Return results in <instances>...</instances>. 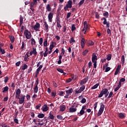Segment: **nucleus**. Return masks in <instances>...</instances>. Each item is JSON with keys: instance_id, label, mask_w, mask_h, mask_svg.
I'll return each instance as SVG.
<instances>
[{"instance_id": "obj_1", "label": "nucleus", "mask_w": 127, "mask_h": 127, "mask_svg": "<svg viewBox=\"0 0 127 127\" xmlns=\"http://www.w3.org/2000/svg\"><path fill=\"white\" fill-rule=\"evenodd\" d=\"M109 94H110L109 90L107 88H104L102 89L100 93L99 94L98 98H102L104 95H105V97L107 98V97L109 96Z\"/></svg>"}, {"instance_id": "obj_2", "label": "nucleus", "mask_w": 127, "mask_h": 127, "mask_svg": "<svg viewBox=\"0 0 127 127\" xmlns=\"http://www.w3.org/2000/svg\"><path fill=\"white\" fill-rule=\"evenodd\" d=\"M104 109H105V105H104L103 103H101V104L100 105V108L97 113L98 117H100V116H101L102 114H103Z\"/></svg>"}, {"instance_id": "obj_3", "label": "nucleus", "mask_w": 127, "mask_h": 127, "mask_svg": "<svg viewBox=\"0 0 127 127\" xmlns=\"http://www.w3.org/2000/svg\"><path fill=\"white\" fill-rule=\"evenodd\" d=\"M65 92L66 93V94L64 96V98H65L66 99H68L69 98V96H70V95H71V94L73 93V89L70 88L69 89L65 90Z\"/></svg>"}, {"instance_id": "obj_4", "label": "nucleus", "mask_w": 127, "mask_h": 127, "mask_svg": "<svg viewBox=\"0 0 127 127\" xmlns=\"http://www.w3.org/2000/svg\"><path fill=\"white\" fill-rule=\"evenodd\" d=\"M24 34L27 39H30L31 38V33L28 30H25L24 32Z\"/></svg>"}, {"instance_id": "obj_5", "label": "nucleus", "mask_w": 127, "mask_h": 127, "mask_svg": "<svg viewBox=\"0 0 127 127\" xmlns=\"http://www.w3.org/2000/svg\"><path fill=\"white\" fill-rule=\"evenodd\" d=\"M16 99H19L18 103L20 105H21V104H23V103H24L25 95H22L21 97H18L16 98Z\"/></svg>"}, {"instance_id": "obj_6", "label": "nucleus", "mask_w": 127, "mask_h": 127, "mask_svg": "<svg viewBox=\"0 0 127 127\" xmlns=\"http://www.w3.org/2000/svg\"><path fill=\"white\" fill-rule=\"evenodd\" d=\"M56 21H57V26L58 28H61L62 26L60 23H61V21H60V16L57 15L56 17Z\"/></svg>"}, {"instance_id": "obj_7", "label": "nucleus", "mask_w": 127, "mask_h": 127, "mask_svg": "<svg viewBox=\"0 0 127 127\" xmlns=\"http://www.w3.org/2000/svg\"><path fill=\"white\" fill-rule=\"evenodd\" d=\"M32 27L35 31H40L39 28H40V24L38 22H36L35 26H33V25Z\"/></svg>"}, {"instance_id": "obj_8", "label": "nucleus", "mask_w": 127, "mask_h": 127, "mask_svg": "<svg viewBox=\"0 0 127 127\" xmlns=\"http://www.w3.org/2000/svg\"><path fill=\"white\" fill-rule=\"evenodd\" d=\"M104 20L103 24L106 25L107 27H108V28H109L110 22H107V18H106L105 17H103V18H101V20Z\"/></svg>"}, {"instance_id": "obj_9", "label": "nucleus", "mask_w": 127, "mask_h": 127, "mask_svg": "<svg viewBox=\"0 0 127 127\" xmlns=\"http://www.w3.org/2000/svg\"><path fill=\"white\" fill-rule=\"evenodd\" d=\"M53 15H54V13L53 12H50L48 14V20L49 22H52V18H53Z\"/></svg>"}, {"instance_id": "obj_10", "label": "nucleus", "mask_w": 127, "mask_h": 127, "mask_svg": "<svg viewBox=\"0 0 127 127\" xmlns=\"http://www.w3.org/2000/svg\"><path fill=\"white\" fill-rule=\"evenodd\" d=\"M88 80H89V76H86L82 80L80 81V85L82 86V85H84V84H86V83L88 82Z\"/></svg>"}, {"instance_id": "obj_11", "label": "nucleus", "mask_w": 127, "mask_h": 127, "mask_svg": "<svg viewBox=\"0 0 127 127\" xmlns=\"http://www.w3.org/2000/svg\"><path fill=\"white\" fill-rule=\"evenodd\" d=\"M20 94H21V90H20V89L18 88L16 90L15 98L20 97Z\"/></svg>"}, {"instance_id": "obj_12", "label": "nucleus", "mask_w": 127, "mask_h": 127, "mask_svg": "<svg viewBox=\"0 0 127 127\" xmlns=\"http://www.w3.org/2000/svg\"><path fill=\"white\" fill-rule=\"evenodd\" d=\"M97 60H98V57L95 54V53H93L92 55V62H97Z\"/></svg>"}, {"instance_id": "obj_13", "label": "nucleus", "mask_w": 127, "mask_h": 127, "mask_svg": "<svg viewBox=\"0 0 127 127\" xmlns=\"http://www.w3.org/2000/svg\"><path fill=\"white\" fill-rule=\"evenodd\" d=\"M66 110V106L63 105L60 106V112H64Z\"/></svg>"}, {"instance_id": "obj_14", "label": "nucleus", "mask_w": 127, "mask_h": 127, "mask_svg": "<svg viewBox=\"0 0 127 127\" xmlns=\"http://www.w3.org/2000/svg\"><path fill=\"white\" fill-rule=\"evenodd\" d=\"M46 8L48 12H50V11H51V10H52V8L51 7V5H50L49 4H48L47 5Z\"/></svg>"}, {"instance_id": "obj_15", "label": "nucleus", "mask_w": 127, "mask_h": 127, "mask_svg": "<svg viewBox=\"0 0 127 127\" xmlns=\"http://www.w3.org/2000/svg\"><path fill=\"white\" fill-rule=\"evenodd\" d=\"M81 48L84 49V47H85V39L82 38L81 41Z\"/></svg>"}, {"instance_id": "obj_16", "label": "nucleus", "mask_w": 127, "mask_h": 127, "mask_svg": "<svg viewBox=\"0 0 127 127\" xmlns=\"http://www.w3.org/2000/svg\"><path fill=\"white\" fill-rule=\"evenodd\" d=\"M77 111V108H74L73 107L69 108V113H75Z\"/></svg>"}, {"instance_id": "obj_17", "label": "nucleus", "mask_w": 127, "mask_h": 127, "mask_svg": "<svg viewBox=\"0 0 127 127\" xmlns=\"http://www.w3.org/2000/svg\"><path fill=\"white\" fill-rule=\"evenodd\" d=\"M28 57H29V56H28V52H27L24 57V61H25V62H28Z\"/></svg>"}, {"instance_id": "obj_18", "label": "nucleus", "mask_w": 127, "mask_h": 127, "mask_svg": "<svg viewBox=\"0 0 127 127\" xmlns=\"http://www.w3.org/2000/svg\"><path fill=\"white\" fill-rule=\"evenodd\" d=\"M48 111V107H47V105H44L43 107V112H47Z\"/></svg>"}, {"instance_id": "obj_19", "label": "nucleus", "mask_w": 127, "mask_h": 127, "mask_svg": "<svg viewBox=\"0 0 127 127\" xmlns=\"http://www.w3.org/2000/svg\"><path fill=\"white\" fill-rule=\"evenodd\" d=\"M72 7L71 6L66 4L65 6L64 7V11H66V10H68V8H71Z\"/></svg>"}, {"instance_id": "obj_20", "label": "nucleus", "mask_w": 127, "mask_h": 127, "mask_svg": "<svg viewBox=\"0 0 127 127\" xmlns=\"http://www.w3.org/2000/svg\"><path fill=\"white\" fill-rule=\"evenodd\" d=\"M42 67H43V65H40L39 67L36 70L37 74H39V72L40 71V70L42 69Z\"/></svg>"}, {"instance_id": "obj_21", "label": "nucleus", "mask_w": 127, "mask_h": 127, "mask_svg": "<svg viewBox=\"0 0 127 127\" xmlns=\"http://www.w3.org/2000/svg\"><path fill=\"white\" fill-rule=\"evenodd\" d=\"M44 25H45L46 30L47 32H48V30H49L48 24H47V22H46L45 21L44 22Z\"/></svg>"}, {"instance_id": "obj_22", "label": "nucleus", "mask_w": 127, "mask_h": 127, "mask_svg": "<svg viewBox=\"0 0 127 127\" xmlns=\"http://www.w3.org/2000/svg\"><path fill=\"white\" fill-rule=\"evenodd\" d=\"M119 117L120 119H125V118H126V116H125V114L122 113L119 114Z\"/></svg>"}, {"instance_id": "obj_23", "label": "nucleus", "mask_w": 127, "mask_h": 127, "mask_svg": "<svg viewBox=\"0 0 127 127\" xmlns=\"http://www.w3.org/2000/svg\"><path fill=\"white\" fill-rule=\"evenodd\" d=\"M84 1L85 0H81L79 1V2L78 4L79 7H81V6H82V5L84 4Z\"/></svg>"}, {"instance_id": "obj_24", "label": "nucleus", "mask_w": 127, "mask_h": 127, "mask_svg": "<svg viewBox=\"0 0 127 127\" xmlns=\"http://www.w3.org/2000/svg\"><path fill=\"white\" fill-rule=\"evenodd\" d=\"M25 46H26V45L25 44V43H24V42H22V46L21 47L20 49H22L23 50V49H26Z\"/></svg>"}, {"instance_id": "obj_25", "label": "nucleus", "mask_w": 127, "mask_h": 127, "mask_svg": "<svg viewBox=\"0 0 127 127\" xmlns=\"http://www.w3.org/2000/svg\"><path fill=\"white\" fill-rule=\"evenodd\" d=\"M37 117L39 119H43V118H44V117H45V115L41 113V114H39V115H38Z\"/></svg>"}, {"instance_id": "obj_26", "label": "nucleus", "mask_w": 127, "mask_h": 127, "mask_svg": "<svg viewBox=\"0 0 127 127\" xmlns=\"http://www.w3.org/2000/svg\"><path fill=\"white\" fill-rule=\"evenodd\" d=\"M20 25H22V23H23V17L22 16L20 15Z\"/></svg>"}, {"instance_id": "obj_27", "label": "nucleus", "mask_w": 127, "mask_h": 127, "mask_svg": "<svg viewBox=\"0 0 127 127\" xmlns=\"http://www.w3.org/2000/svg\"><path fill=\"white\" fill-rule=\"evenodd\" d=\"M55 43V42H52L51 45H50V48H49L50 50H52V49H53L54 47H55V46H54Z\"/></svg>"}, {"instance_id": "obj_28", "label": "nucleus", "mask_w": 127, "mask_h": 127, "mask_svg": "<svg viewBox=\"0 0 127 127\" xmlns=\"http://www.w3.org/2000/svg\"><path fill=\"white\" fill-rule=\"evenodd\" d=\"M49 118L50 120H54V116L51 114V112L49 114Z\"/></svg>"}, {"instance_id": "obj_29", "label": "nucleus", "mask_w": 127, "mask_h": 127, "mask_svg": "<svg viewBox=\"0 0 127 127\" xmlns=\"http://www.w3.org/2000/svg\"><path fill=\"white\" fill-rule=\"evenodd\" d=\"M85 114V110H83L81 109L79 112V115H78L79 117H81V116H83Z\"/></svg>"}, {"instance_id": "obj_30", "label": "nucleus", "mask_w": 127, "mask_h": 127, "mask_svg": "<svg viewBox=\"0 0 127 127\" xmlns=\"http://www.w3.org/2000/svg\"><path fill=\"white\" fill-rule=\"evenodd\" d=\"M33 54L34 55V56H36L37 55V52H36V48H33Z\"/></svg>"}, {"instance_id": "obj_31", "label": "nucleus", "mask_w": 127, "mask_h": 127, "mask_svg": "<svg viewBox=\"0 0 127 127\" xmlns=\"http://www.w3.org/2000/svg\"><path fill=\"white\" fill-rule=\"evenodd\" d=\"M99 87V83H97L94 85L93 87H91V90H95V89H97Z\"/></svg>"}, {"instance_id": "obj_32", "label": "nucleus", "mask_w": 127, "mask_h": 127, "mask_svg": "<svg viewBox=\"0 0 127 127\" xmlns=\"http://www.w3.org/2000/svg\"><path fill=\"white\" fill-rule=\"evenodd\" d=\"M9 38L11 43H13L14 42V37L13 36H10Z\"/></svg>"}, {"instance_id": "obj_33", "label": "nucleus", "mask_w": 127, "mask_h": 127, "mask_svg": "<svg viewBox=\"0 0 127 127\" xmlns=\"http://www.w3.org/2000/svg\"><path fill=\"white\" fill-rule=\"evenodd\" d=\"M126 81V78H122L119 82V85H121L122 86V82H125Z\"/></svg>"}, {"instance_id": "obj_34", "label": "nucleus", "mask_w": 127, "mask_h": 127, "mask_svg": "<svg viewBox=\"0 0 127 127\" xmlns=\"http://www.w3.org/2000/svg\"><path fill=\"white\" fill-rule=\"evenodd\" d=\"M8 91V87L7 86H5L3 88L2 90V93H5V92H7Z\"/></svg>"}, {"instance_id": "obj_35", "label": "nucleus", "mask_w": 127, "mask_h": 127, "mask_svg": "<svg viewBox=\"0 0 127 127\" xmlns=\"http://www.w3.org/2000/svg\"><path fill=\"white\" fill-rule=\"evenodd\" d=\"M31 41L32 45H35V43H36V42L35 41V40L34 38H32L31 39Z\"/></svg>"}, {"instance_id": "obj_36", "label": "nucleus", "mask_w": 127, "mask_h": 127, "mask_svg": "<svg viewBox=\"0 0 127 127\" xmlns=\"http://www.w3.org/2000/svg\"><path fill=\"white\" fill-rule=\"evenodd\" d=\"M89 52V51L88 50H85L83 52H82V55L83 56H86L87 55V53Z\"/></svg>"}, {"instance_id": "obj_37", "label": "nucleus", "mask_w": 127, "mask_h": 127, "mask_svg": "<svg viewBox=\"0 0 127 127\" xmlns=\"http://www.w3.org/2000/svg\"><path fill=\"white\" fill-rule=\"evenodd\" d=\"M121 87H122V85L119 84L118 86L115 89V92L119 91V89H120V88H121Z\"/></svg>"}, {"instance_id": "obj_38", "label": "nucleus", "mask_w": 127, "mask_h": 127, "mask_svg": "<svg viewBox=\"0 0 127 127\" xmlns=\"http://www.w3.org/2000/svg\"><path fill=\"white\" fill-rule=\"evenodd\" d=\"M121 62L122 64H125V55H122L121 58Z\"/></svg>"}, {"instance_id": "obj_39", "label": "nucleus", "mask_w": 127, "mask_h": 127, "mask_svg": "<svg viewBox=\"0 0 127 127\" xmlns=\"http://www.w3.org/2000/svg\"><path fill=\"white\" fill-rule=\"evenodd\" d=\"M62 6H63V5H60V6L58 8V9L57 10L58 14H59V13L60 12V10H61V8H62Z\"/></svg>"}, {"instance_id": "obj_40", "label": "nucleus", "mask_w": 127, "mask_h": 127, "mask_svg": "<svg viewBox=\"0 0 127 127\" xmlns=\"http://www.w3.org/2000/svg\"><path fill=\"white\" fill-rule=\"evenodd\" d=\"M28 66L26 64H24V65L22 67V70H25V69H27Z\"/></svg>"}, {"instance_id": "obj_41", "label": "nucleus", "mask_w": 127, "mask_h": 127, "mask_svg": "<svg viewBox=\"0 0 127 127\" xmlns=\"http://www.w3.org/2000/svg\"><path fill=\"white\" fill-rule=\"evenodd\" d=\"M37 92H38V86H37V84H36L34 87V92L37 93Z\"/></svg>"}, {"instance_id": "obj_42", "label": "nucleus", "mask_w": 127, "mask_h": 127, "mask_svg": "<svg viewBox=\"0 0 127 127\" xmlns=\"http://www.w3.org/2000/svg\"><path fill=\"white\" fill-rule=\"evenodd\" d=\"M37 4H36L35 3H34V2H31L30 3V7H34V5H36Z\"/></svg>"}, {"instance_id": "obj_43", "label": "nucleus", "mask_w": 127, "mask_h": 127, "mask_svg": "<svg viewBox=\"0 0 127 127\" xmlns=\"http://www.w3.org/2000/svg\"><path fill=\"white\" fill-rule=\"evenodd\" d=\"M39 42L40 45H42V44L43 43V38H41L39 39Z\"/></svg>"}, {"instance_id": "obj_44", "label": "nucleus", "mask_w": 127, "mask_h": 127, "mask_svg": "<svg viewBox=\"0 0 127 127\" xmlns=\"http://www.w3.org/2000/svg\"><path fill=\"white\" fill-rule=\"evenodd\" d=\"M82 92V91L79 89V90L76 89L75 91V94H80V93Z\"/></svg>"}, {"instance_id": "obj_45", "label": "nucleus", "mask_w": 127, "mask_h": 127, "mask_svg": "<svg viewBox=\"0 0 127 127\" xmlns=\"http://www.w3.org/2000/svg\"><path fill=\"white\" fill-rule=\"evenodd\" d=\"M72 0H69L67 1V3L66 4H67L68 5L72 7Z\"/></svg>"}, {"instance_id": "obj_46", "label": "nucleus", "mask_w": 127, "mask_h": 127, "mask_svg": "<svg viewBox=\"0 0 127 127\" xmlns=\"http://www.w3.org/2000/svg\"><path fill=\"white\" fill-rule=\"evenodd\" d=\"M106 59H107V60H108V61H110V60H111V59H112V55H109L108 56H107Z\"/></svg>"}, {"instance_id": "obj_47", "label": "nucleus", "mask_w": 127, "mask_h": 127, "mask_svg": "<svg viewBox=\"0 0 127 127\" xmlns=\"http://www.w3.org/2000/svg\"><path fill=\"white\" fill-rule=\"evenodd\" d=\"M76 29V26L75 24H73L71 26V31H74V30H75Z\"/></svg>"}, {"instance_id": "obj_48", "label": "nucleus", "mask_w": 127, "mask_h": 127, "mask_svg": "<svg viewBox=\"0 0 127 127\" xmlns=\"http://www.w3.org/2000/svg\"><path fill=\"white\" fill-rule=\"evenodd\" d=\"M0 53H1V54H4V53H5V51L2 48H0Z\"/></svg>"}, {"instance_id": "obj_49", "label": "nucleus", "mask_w": 127, "mask_h": 127, "mask_svg": "<svg viewBox=\"0 0 127 127\" xmlns=\"http://www.w3.org/2000/svg\"><path fill=\"white\" fill-rule=\"evenodd\" d=\"M57 119H58V120H64L63 119V117H62V116L61 115H57Z\"/></svg>"}, {"instance_id": "obj_50", "label": "nucleus", "mask_w": 127, "mask_h": 127, "mask_svg": "<svg viewBox=\"0 0 127 127\" xmlns=\"http://www.w3.org/2000/svg\"><path fill=\"white\" fill-rule=\"evenodd\" d=\"M43 44L45 47H47V39L45 40V41L43 43Z\"/></svg>"}, {"instance_id": "obj_51", "label": "nucleus", "mask_w": 127, "mask_h": 127, "mask_svg": "<svg viewBox=\"0 0 127 127\" xmlns=\"http://www.w3.org/2000/svg\"><path fill=\"white\" fill-rule=\"evenodd\" d=\"M103 15L106 17H109V12H105L104 13H103Z\"/></svg>"}, {"instance_id": "obj_52", "label": "nucleus", "mask_w": 127, "mask_h": 127, "mask_svg": "<svg viewBox=\"0 0 127 127\" xmlns=\"http://www.w3.org/2000/svg\"><path fill=\"white\" fill-rule=\"evenodd\" d=\"M74 42H75V40H74V38H70V40L69 41V43H74Z\"/></svg>"}, {"instance_id": "obj_53", "label": "nucleus", "mask_w": 127, "mask_h": 127, "mask_svg": "<svg viewBox=\"0 0 127 127\" xmlns=\"http://www.w3.org/2000/svg\"><path fill=\"white\" fill-rule=\"evenodd\" d=\"M80 103H81V104H85V103H86V99L83 98L81 100Z\"/></svg>"}, {"instance_id": "obj_54", "label": "nucleus", "mask_w": 127, "mask_h": 127, "mask_svg": "<svg viewBox=\"0 0 127 127\" xmlns=\"http://www.w3.org/2000/svg\"><path fill=\"white\" fill-rule=\"evenodd\" d=\"M57 71H58V72H60V73H63V72H64V70L61 68H57Z\"/></svg>"}, {"instance_id": "obj_55", "label": "nucleus", "mask_w": 127, "mask_h": 127, "mask_svg": "<svg viewBox=\"0 0 127 127\" xmlns=\"http://www.w3.org/2000/svg\"><path fill=\"white\" fill-rule=\"evenodd\" d=\"M79 89L81 91V92H83V91H84V90H85V85H82L80 88Z\"/></svg>"}, {"instance_id": "obj_56", "label": "nucleus", "mask_w": 127, "mask_h": 127, "mask_svg": "<svg viewBox=\"0 0 127 127\" xmlns=\"http://www.w3.org/2000/svg\"><path fill=\"white\" fill-rule=\"evenodd\" d=\"M65 54V50H64V48L62 49V53L61 54V55H64Z\"/></svg>"}, {"instance_id": "obj_57", "label": "nucleus", "mask_w": 127, "mask_h": 127, "mask_svg": "<svg viewBox=\"0 0 127 127\" xmlns=\"http://www.w3.org/2000/svg\"><path fill=\"white\" fill-rule=\"evenodd\" d=\"M7 81H8V77L6 76L4 77V83H7Z\"/></svg>"}, {"instance_id": "obj_58", "label": "nucleus", "mask_w": 127, "mask_h": 127, "mask_svg": "<svg viewBox=\"0 0 127 127\" xmlns=\"http://www.w3.org/2000/svg\"><path fill=\"white\" fill-rule=\"evenodd\" d=\"M84 27H86V28L88 27V23H87V21H84Z\"/></svg>"}, {"instance_id": "obj_59", "label": "nucleus", "mask_w": 127, "mask_h": 127, "mask_svg": "<svg viewBox=\"0 0 127 127\" xmlns=\"http://www.w3.org/2000/svg\"><path fill=\"white\" fill-rule=\"evenodd\" d=\"M0 127H7V126L4 123H2L0 125Z\"/></svg>"}, {"instance_id": "obj_60", "label": "nucleus", "mask_w": 127, "mask_h": 127, "mask_svg": "<svg viewBox=\"0 0 127 127\" xmlns=\"http://www.w3.org/2000/svg\"><path fill=\"white\" fill-rule=\"evenodd\" d=\"M26 98L27 100H28V101L30 100V95L27 94L26 96Z\"/></svg>"}, {"instance_id": "obj_61", "label": "nucleus", "mask_w": 127, "mask_h": 127, "mask_svg": "<svg viewBox=\"0 0 127 127\" xmlns=\"http://www.w3.org/2000/svg\"><path fill=\"white\" fill-rule=\"evenodd\" d=\"M107 32L108 34H109L110 35H111V34H112V33H111V30L109 28L107 29Z\"/></svg>"}, {"instance_id": "obj_62", "label": "nucleus", "mask_w": 127, "mask_h": 127, "mask_svg": "<svg viewBox=\"0 0 127 127\" xmlns=\"http://www.w3.org/2000/svg\"><path fill=\"white\" fill-rule=\"evenodd\" d=\"M93 64L94 68H97V62H92Z\"/></svg>"}, {"instance_id": "obj_63", "label": "nucleus", "mask_w": 127, "mask_h": 127, "mask_svg": "<svg viewBox=\"0 0 127 127\" xmlns=\"http://www.w3.org/2000/svg\"><path fill=\"white\" fill-rule=\"evenodd\" d=\"M14 122L15 123V124H18V120L16 118H15L14 119Z\"/></svg>"}, {"instance_id": "obj_64", "label": "nucleus", "mask_w": 127, "mask_h": 127, "mask_svg": "<svg viewBox=\"0 0 127 127\" xmlns=\"http://www.w3.org/2000/svg\"><path fill=\"white\" fill-rule=\"evenodd\" d=\"M71 16V12H68L66 15V18H69Z\"/></svg>"}]
</instances>
